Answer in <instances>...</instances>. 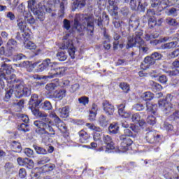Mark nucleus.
Returning <instances> with one entry per match:
<instances>
[{
	"label": "nucleus",
	"mask_w": 179,
	"mask_h": 179,
	"mask_svg": "<svg viewBox=\"0 0 179 179\" xmlns=\"http://www.w3.org/2000/svg\"><path fill=\"white\" fill-rule=\"evenodd\" d=\"M29 110H31L34 115H35V117H38V118H42V121L36 120L34 122V124L37 127L36 129V134L42 135V141L45 143V142L50 139V134H48L45 129H48L49 132H52L51 133V135H55L54 129L51 127V124H52V122H51V120L47 117V114L40 112V110L37 109L43 106V104H41V100H38V94H34L31 96L29 101Z\"/></svg>",
	"instance_id": "nucleus-1"
},
{
	"label": "nucleus",
	"mask_w": 179,
	"mask_h": 179,
	"mask_svg": "<svg viewBox=\"0 0 179 179\" xmlns=\"http://www.w3.org/2000/svg\"><path fill=\"white\" fill-rule=\"evenodd\" d=\"M59 0H44V5L42 3L37 4L36 0H29L28 9H30L36 19H38L41 22H44L45 19V12L51 13L52 12V8L55 6V4L59 3Z\"/></svg>",
	"instance_id": "nucleus-2"
},
{
	"label": "nucleus",
	"mask_w": 179,
	"mask_h": 179,
	"mask_svg": "<svg viewBox=\"0 0 179 179\" xmlns=\"http://www.w3.org/2000/svg\"><path fill=\"white\" fill-rule=\"evenodd\" d=\"M13 93L15 97L20 99V97L23 96H30V94H31V89L30 87L24 86L23 83H21L20 84H15L13 88H10L6 92L5 101H8V100L12 97V94H13Z\"/></svg>",
	"instance_id": "nucleus-3"
},
{
	"label": "nucleus",
	"mask_w": 179,
	"mask_h": 179,
	"mask_svg": "<svg viewBox=\"0 0 179 179\" xmlns=\"http://www.w3.org/2000/svg\"><path fill=\"white\" fill-rule=\"evenodd\" d=\"M143 35V31L138 30L135 32V34L132 36H129L127 48H132V47H139L141 51L143 52H147L148 48L146 47L145 41L142 39Z\"/></svg>",
	"instance_id": "nucleus-4"
},
{
	"label": "nucleus",
	"mask_w": 179,
	"mask_h": 179,
	"mask_svg": "<svg viewBox=\"0 0 179 179\" xmlns=\"http://www.w3.org/2000/svg\"><path fill=\"white\" fill-rule=\"evenodd\" d=\"M84 17V24L81 25L79 24V19ZM94 24V19L92 17H83V15H77L74 20V27L73 29H76L77 31H83L87 27L90 28V30L92 33L93 31V26Z\"/></svg>",
	"instance_id": "nucleus-5"
},
{
	"label": "nucleus",
	"mask_w": 179,
	"mask_h": 179,
	"mask_svg": "<svg viewBox=\"0 0 179 179\" xmlns=\"http://www.w3.org/2000/svg\"><path fill=\"white\" fill-rule=\"evenodd\" d=\"M65 73V68L58 67L57 65L53 66V69H50V72L48 76H44L40 78L38 75L34 76V79H52V78H57L58 76H62Z\"/></svg>",
	"instance_id": "nucleus-6"
},
{
	"label": "nucleus",
	"mask_w": 179,
	"mask_h": 179,
	"mask_svg": "<svg viewBox=\"0 0 179 179\" xmlns=\"http://www.w3.org/2000/svg\"><path fill=\"white\" fill-rule=\"evenodd\" d=\"M172 99L173 95L169 94L166 96V99H160L158 101L159 108H161L162 111H165V113L173 111V105L169 103V101H171Z\"/></svg>",
	"instance_id": "nucleus-7"
},
{
	"label": "nucleus",
	"mask_w": 179,
	"mask_h": 179,
	"mask_svg": "<svg viewBox=\"0 0 179 179\" xmlns=\"http://www.w3.org/2000/svg\"><path fill=\"white\" fill-rule=\"evenodd\" d=\"M60 48L62 50H68L71 58H72V59L75 58V47H73L72 41H69L68 39L64 38V43L60 46Z\"/></svg>",
	"instance_id": "nucleus-8"
},
{
	"label": "nucleus",
	"mask_w": 179,
	"mask_h": 179,
	"mask_svg": "<svg viewBox=\"0 0 179 179\" xmlns=\"http://www.w3.org/2000/svg\"><path fill=\"white\" fill-rule=\"evenodd\" d=\"M19 8H21V13L23 15L25 22H27L29 24H34L36 23V19L33 17L31 12L24 10V6L23 4L19 6Z\"/></svg>",
	"instance_id": "nucleus-9"
},
{
	"label": "nucleus",
	"mask_w": 179,
	"mask_h": 179,
	"mask_svg": "<svg viewBox=\"0 0 179 179\" xmlns=\"http://www.w3.org/2000/svg\"><path fill=\"white\" fill-rule=\"evenodd\" d=\"M121 148L122 149V152H127L128 150V148L132 145V140L128 136L124 135L120 136Z\"/></svg>",
	"instance_id": "nucleus-10"
},
{
	"label": "nucleus",
	"mask_w": 179,
	"mask_h": 179,
	"mask_svg": "<svg viewBox=\"0 0 179 179\" xmlns=\"http://www.w3.org/2000/svg\"><path fill=\"white\" fill-rule=\"evenodd\" d=\"M179 3V0H162L160 1L159 5V12H162L164 9H166L167 6H172V5H176V3Z\"/></svg>",
	"instance_id": "nucleus-11"
},
{
	"label": "nucleus",
	"mask_w": 179,
	"mask_h": 179,
	"mask_svg": "<svg viewBox=\"0 0 179 179\" xmlns=\"http://www.w3.org/2000/svg\"><path fill=\"white\" fill-rule=\"evenodd\" d=\"M50 117H52L55 119V122L56 124V127L61 131V132H66V126L65 125V123H64L59 117L57 116V115L52 113L50 115Z\"/></svg>",
	"instance_id": "nucleus-12"
},
{
	"label": "nucleus",
	"mask_w": 179,
	"mask_h": 179,
	"mask_svg": "<svg viewBox=\"0 0 179 179\" xmlns=\"http://www.w3.org/2000/svg\"><path fill=\"white\" fill-rule=\"evenodd\" d=\"M103 142L106 145V153H110V150H113L115 148L111 137L108 135L103 136Z\"/></svg>",
	"instance_id": "nucleus-13"
},
{
	"label": "nucleus",
	"mask_w": 179,
	"mask_h": 179,
	"mask_svg": "<svg viewBox=\"0 0 179 179\" xmlns=\"http://www.w3.org/2000/svg\"><path fill=\"white\" fill-rule=\"evenodd\" d=\"M103 107L106 115H113L114 114V106L109 103L108 101H103Z\"/></svg>",
	"instance_id": "nucleus-14"
},
{
	"label": "nucleus",
	"mask_w": 179,
	"mask_h": 179,
	"mask_svg": "<svg viewBox=\"0 0 179 179\" xmlns=\"http://www.w3.org/2000/svg\"><path fill=\"white\" fill-rule=\"evenodd\" d=\"M118 114L122 118H129L131 117V112H126L124 110L125 103L117 105Z\"/></svg>",
	"instance_id": "nucleus-15"
},
{
	"label": "nucleus",
	"mask_w": 179,
	"mask_h": 179,
	"mask_svg": "<svg viewBox=\"0 0 179 179\" xmlns=\"http://www.w3.org/2000/svg\"><path fill=\"white\" fill-rule=\"evenodd\" d=\"M3 79L7 80L8 83H13L16 81V76L12 74L9 76V78H8V76L5 74L2 69H0V80H3Z\"/></svg>",
	"instance_id": "nucleus-16"
},
{
	"label": "nucleus",
	"mask_w": 179,
	"mask_h": 179,
	"mask_svg": "<svg viewBox=\"0 0 179 179\" xmlns=\"http://www.w3.org/2000/svg\"><path fill=\"white\" fill-rule=\"evenodd\" d=\"M17 27L21 31H24L26 29H27V23H26V20H24V17H19L17 20Z\"/></svg>",
	"instance_id": "nucleus-17"
},
{
	"label": "nucleus",
	"mask_w": 179,
	"mask_h": 179,
	"mask_svg": "<svg viewBox=\"0 0 179 179\" xmlns=\"http://www.w3.org/2000/svg\"><path fill=\"white\" fill-rule=\"evenodd\" d=\"M80 136V142L81 143H86L87 142V139L90 138V135L87 134V132L85 131V130H81L79 132Z\"/></svg>",
	"instance_id": "nucleus-18"
},
{
	"label": "nucleus",
	"mask_w": 179,
	"mask_h": 179,
	"mask_svg": "<svg viewBox=\"0 0 179 179\" xmlns=\"http://www.w3.org/2000/svg\"><path fill=\"white\" fill-rule=\"evenodd\" d=\"M58 113L62 118H66L69 115V107L66 106L58 109Z\"/></svg>",
	"instance_id": "nucleus-19"
},
{
	"label": "nucleus",
	"mask_w": 179,
	"mask_h": 179,
	"mask_svg": "<svg viewBox=\"0 0 179 179\" xmlns=\"http://www.w3.org/2000/svg\"><path fill=\"white\" fill-rule=\"evenodd\" d=\"M108 131L110 134L115 135V134H118L120 131V126L117 123H112L108 127Z\"/></svg>",
	"instance_id": "nucleus-20"
},
{
	"label": "nucleus",
	"mask_w": 179,
	"mask_h": 179,
	"mask_svg": "<svg viewBox=\"0 0 179 179\" xmlns=\"http://www.w3.org/2000/svg\"><path fill=\"white\" fill-rule=\"evenodd\" d=\"M43 173V169L41 168H36L31 171V177L32 179L40 178V174Z\"/></svg>",
	"instance_id": "nucleus-21"
},
{
	"label": "nucleus",
	"mask_w": 179,
	"mask_h": 179,
	"mask_svg": "<svg viewBox=\"0 0 179 179\" xmlns=\"http://www.w3.org/2000/svg\"><path fill=\"white\" fill-rule=\"evenodd\" d=\"M129 24L130 27H133V29H136L139 26V20L138 18L131 17L129 20Z\"/></svg>",
	"instance_id": "nucleus-22"
},
{
	"label": "nucleus",
	"mask_w": 179,
	"mask_h": 179,
	"mask_svg": "<svg viewBox=\"0 0 179 179\" xmlns=\"http://www.w3.org/2000/svg\"><path fill=\"white\" fill-rule=\"evenodd\" d=\"M66 96V91H65L64 90L57 91L54 94V97H55V99H58V100H62L63 98L65 97Z\"/></svg>",
	"instance_id": "nucleus-23"
},
{
	"label": "nucleus",
	"mask_w": 179,
	"mask_h": 179,
	"mask_svg": "<svg viewBox=\"0 0 179 179\" xmlns=\"http://www.w3.org/2000/svg\"><path fill=\"white\" fill-rule=\"evenodd\" d=\"M11 148L17 153H20L22 152V145L17 141H13L11 144Z\"/></svg>",
	"instance_id": "nucleus-24"
},
{
	"label": "nucleus",
	"mask_w": 179,
	"mask_h": 179,
	"mask_svg": "<svg viewBox=\"0 0 179 179\" xmlns=\"http://www.w3.org/2000/svg\"><path fill=\"white\" fill-rule=\"evenodd\" d=\"M147 111H150L152 114H155L157 110V105L152 104L150 102L146 103Z\"/></svg>",
	"instance_id": "nucleus-25"
},
{
	"label": "nucleus",
	"mask_w": 179,
	"mask_h": 179,
	"mask_svg": "<svg viewBox=\"0 0 179 179\" xmlns=\"http://www.w3.org/2000/svg\"><path fill=\"white\" fill-rule=\"evenodd\" d=\"M154 97L155 95L150 92H144L141 95V99H143L145 101L152 100Z\"/></svg>",
	"instance_id": "nucleus-26"
},
{
	"label": "nucleus",
	"mask_w": 179,
	"mask_h": 179,
	"mask_svg": "<svg viewBox=\"0 0 179 179\" xmlns=\"http://www.w3.org/2000/svg\"><path fill=\"white\" fill-rule=\"evenodd\" d=\"M43 65H45V68H46V69H49V68H52V69L54 68V66H55V65H57V63L55 62H51V59H46L45 60L43 61Z\"/></svg>",
	"instance_id": "nucleus-27"
},
{
	"label": "nucleus",
	"mask_w": 179,
	"mask_h": 179,
	"mask_svg": "<svg viewBox=\"0 0 179 179\" xmlns=\"http://www.w3.org/2000/svg\"><path fill=\"white\" fill-rule=\"evenodd\" d=\"M157 37H159V34L157 33L150 35L148 32H145L144 38L146 41H151V40H153V38H157Z\"/></svg>",
	"instance_id": "nucleus-28"
},
{
	"label": "nucleus",
	"mask_w": 179,
	"mask_h": 179,
	"mask_svg": "<svg viewBox=\"0 0 179 179\" xmlns=\"http://www.w3.org/2000/svg\"><path fill=\"white\" fill-rule=\"evenodd\" d=\"M1 68L3 69V71H6V73L7 75H9V73H12L15 70L12 69V66L7 64H3L1 65Z\"/></svg>",
	"instance_id": "nucleus-29"
},
{
	"label": "nucleus",
	"mask_w": 179,
	"mask_h": 179,
	"mask_svg": "<svg viewBox=\"0 0 179 179\" xmlns=\"http://www.w3.org/2000/svg\"><path fill=\"white\" fill-rule=\"evenodd\" d=\"M24 44L25 48H27V50H36V48H37L36 43L31 41H28V42L25 41Z\"/></svg>",
	"instance_id": "nucleus-30"
},
{
	"label": "nucleus",
	"mask_w": 179,
	"mask_h": 179,
	"mask_svg": "<svg viewBox=\"0 0 179 179\" xmlns=\"http://www.w3.org/2000/svg\"><path fill=\"white\" fill-rule=\"evenodd\" d=\"M34 149L38 155H47V150L41 147L34 145Z\"/></svg>",
	"instance_id": "nucleus-31"
},
{
	"label": "nucleus",
	"mask_w": 179,
	"mask_h": 179,
	"mask_svg": "<svg viewBox=\"0 0 179 179\" xmlns=\"http://www.w3.org/2000/svg\"><path fill=\"white\" fill-rule=\"evenodd\" d=\"M168 16H178V10L177 8H170L168 12L166 13Z\"/></svg>",
	"instance_id": "nucleus-32"
},
{
	"label": "nucleus",
	"mask_w": 179,
	"mask_h": 179,
	"mask_svg": "<svg viewBox=\"0 0 179 179\" xmlns=\"http://www.w3.org/2000/svg\"><path fill=\"white\" fill-rule=\"evenodd\" d=\"M57 59H59V61H65L66 59V58H68V55H66V53H65V52H64V51L59 52L57 54Z\"/></svg>",
	"instance_id": "nucleus-33"
},
{
	"label": "nucleus",
	"mask_w": 179,
	"mask_h": 179,
	"mask_svg": "<svg viewBox=\"0 0 179 179\" xmlns=\"http://www.w3.org/2000/svg\"><path fill=\"white\" fill-rule=\"evenodd\" d=\"M24 166L29 169V170H31L34 168V162H33V159L27 158V162H25Z\"/></svg>",
	"instance_id": "nucleus-34"
},
{
	"label": "nucleus",
	"mask_w": 179,
	"mask_h": 179,
	"mask_svg": "<svg viewBox=\"0 0 179 179\" xmlns=\"http://www.w3.org/2000/svg\"><path fill=\"white\" fill-rule=\"evenodd\" d=\"M145 63L147 64L149 66L150 65H155L156 62L152 56H148L144 59Z\"/></svg>",
	"instance_id": "nucleus-35"
},
{
	"label": "nucleus",
	"mask_w": 179,
	"mask_h": 179,
	"mask_svg": "<svg viewBox=\"0 0 179 179\" xmlns=\"http://www.w3.org/2000/svg\"><path fill=\"white\" fill-rule=\"evenodd\" d=\"M177 44H178V43H177V41L167 43L164 44V48H166L168 50H170L171 48H176V47H177Z\"/></svg>",
	"instance_id": "nucleus-36"
},
{
	"label": "nucleus",
	"mask_w": 179,
	"mask_h": 179,
	"mask_svg": "<svg viewBox=\"0 0 179 179\" xmlns=\"http://www.w3.org/2000/svg\"><path fill=\"white\" fill-rule=\"evenodd\" d=\"M148 4L145 3V0H140L138 1V9L140 10V12H145V6H146Z\"/></svg>",
	"instance_id": "nucleus-37"
},
{
	"label": "nucleus",
	"mask_w": 179,
	"mask_h": 179,
	"mask_svg": "<svg viewBox=\"0 0 179 179\" xmlns=\"http://www.w3.org/2000/svg\"><path fill=\"white\" fill-rule=\"evenodd\" d=\"M99 122L101 127H106L108 121H107L104 115H101L99 119Z\"/></svg>",
	"instance_id": "nucleus-38"
},
{
	"label": "nucleus",
	"mask_w": 179,
	"mask_h": 179,
	"mask_svg": "<svg viewBox=\"0 0 179 179\" xmlns=\"http://www.w3.org/2000/svg\"><path fill=\"white\" fill-rule=\"evenodd\" d=\"M86 127H87L90 129H92V131H96V132H101V129H100V127H96L93 124L87 123Z\"/></svg>",
	"instance_id": "nucleus-39"
},
{
	"label": "nucleus",
	"mask_w": 179,
	"mask_h": 179,
	"mask_svg": "<svg viewBox=\"0 0 179 179\" xmlns=\"http://www.w3.org/2000/svg\"><path fill=\"white\" fill-rule=\"evenodd\" d=\"M27 162V158L18 157L17 159V163L18 166H21L22 167L26 166Z\"/></svg>",
	"instance_id": "nucleus-40"
},
{
	"label": "nucleus",
	"mask_w": 179,
	"mask_h": 179,
	"mask_svg": "<svg viewBox=\"0 0 179 179\" xmlns=\"http://www.w3.org/2000/svg\"><path fill=\"white\" fill-rule=\"evenodd\" d=\"M150 83L152 85L153 90H162V85H160V84L155 83V81H150Z\"/></svg>",
	"instance_id": "nucleus-41"
},
{
	"label": "nucleus",
	"mask_w": 179,
	"mask_h": 179,
	"mask_svg": "<svg viewBox=\"0 0 179 179\" xmlns=\"http://www.w3.org/2000/svg\"><path fill=\"white\" fill-rule=\"evenodd\" d=\"M86 5V0H76V8H84Z\"/></svg>",
	"instance_id": "nucleus-42"
},
{
	"label": "nucleus",
	"mask_w": 179,
	"mask_h": 179,
	"mask_svg": "<svg viewBox=\"0 0 179 179\" xmlns=\"http://www.w3.org/2000/svg\"><path fill=\"white\" fill-rule=\"evenodd\" d=\"M78 101L80 104H83V106H86V104H89V98L87 96H81L78 99Z\"/></svg>",
	"instance_id": "nucleus-43"
},
{
	"label": "nucleus",
	"mask_w": 179,
	"mask_h": 179,
	"mask_svg": "<svg viewBox=\"0 0 179 179\" xmlns=\"http://www.w3.org/2000/svg\"><path fill=\"white\" fill-rule=\"evenodd\" d=\"M42 108L43 110H52V105H51V102L48 101H45L42 105Z\"/></svg>",
	"instance_id": "nucleus-44"
},
{
	"label": "nucleus",
	"mask_w": 179,
	"mask_h": 179,
	"mask_svg": "<svg viewBox=\"0 0 179 179\" xmlns=\"http://www.w3.org/2000/svg\"><path fill=\"white\" fill-rule=\"evenodd\" d=\"M120 87L124 92V93H128V92H129V85L125 83H120Z\"/></svg>",
	"instance_id": "nucleus-45"
},
{
	"label": "nucleus",
	"mask_w": 179,
	"mask_h": 179,
	"mask_svg": "<svg viewBox=\"0 0 179 179\" xmlns=\"http://www.w3.org/2000/svg\"><path fill=\"white\" fill-rule=\"evenodd\" d=\"M55 87H57V85L52 83H49L45 86V89L48 92H53V90H55Z\"/></svg>",
	"instance_id": "nucleus-46"
},
{
	"label": "nucleus",
	"mask_w": 179,
	"mask_h": 179,
	"mask_svg": "<svg viewBox=\"0 0 179 179\" xmlns=\"http://www.w3.org/2000/svg\"><path fill=\"white\" fill-rule=\"evenodd\" d=\"M142 119L141 117V115L139 113H134L131 116V120L133 122H138V121H141Z\"/></svg>",
	"instance_id": "nucleus-47"
},
{
	"label": "nucleus",
	"mask_w": 179,
	"mask_h": 179,
	"mask_svg": "<svg viewBox=\"0 0 179 179\" xmlns=\"http://www.w3.org/2000/svg\"><path fill=\"white\" fill-rule=\"evenodd\" d=\"M152 59L156 62V61H159V59H162V54L156 52L151 55Z\"/></svg>",
	"instance_id": "nucleus-48"
},
{
	"label": "nucleus",
	"mask_w": 179,
	"mask_h": 179,
	"mask_svg": "<svg viewBox=\"0 0 179 179\" xmlns=\"http://www.w3.org/2000/svg\"><path fill=\"white\" fill-rule=\"evenodd\" d=\"M166 23L169 26H177V21L174 18H166Z\"/></svg>",
	"instance_id": "nucleus-49"
},
{
	"label": "nucleus",
	"mask_w": 179,
	"mask_h": 179,
	"mask_svg": "<svg viewBox=\"0 0 179 179\" xmlns=\"http://www.w3.org/2000/svg\"><path fill=\"white\" fill-rule=\"evenodd\" d=\"M147 122L150 124V125H155V124H156V117L153 115L148 116L147 118Z\"/></svg>",
	"instance_id": "nucleus-50"
},
{
	"label": "nucleus",
	"mask_w": 179,
	"mask_h": 179,
	"mask_svg": "<svg viewBox=\"0 0 179 179\" xmlns=\"http://www.w3.org/2000/svg\"><path fill=\"white\" fill-rule=\"evenodd\" d=\"M133 108L136 111H142V110L145 109V106H143V104L136 103L133 106Z\"/></svg>",
	"instance_id": "nucleus-51"
},
{
	"label": "nucleus",
	"mask_w": 179,
	"mask_h": 179,
	"mask_svg": "<svg viewBox=\"0 0 179 179\" xmlns=\"http://www.w3.org/2000/svg\"><path fill=\"white\" fill-rule=\"evenodd\" d=\"M27 176V173L26 172V169L24 168H21L19 171V177L21 178H26Z\"/></svg>",
	"instance_id": "nucleus-52"
},
{
	"label": "nucleus",
	"mask_w": 179,
	"mask_h": 179,
	"mask_svg": "<svg viewBox=\"0 0 179 179\" xmlns=\"http://www.w3.org/2000/svg\"><path fill=\"white\" fill-rule=\"evenodd\" d=\"M148 24L150 27H155V26H157V21H156L155 18H149Z\"/></svg>",
	"instance_id": "nucleus-53"
},
{
	"label": "nucleus",
	"mask_w": 179,
	"mask_h": 179,
	"mask_svg": "<svg viewBox=\"0 0 179 179\" xmlns=\"http://www.w3.org/2000/svg\"><path fill=\"white\" fill-rule=\"evenodd\" d=\"M155 15H156V12H155V10H148L147 16H148V19L155 18L154 17Z\"/></svg>",
	"instance_id": "nucleus-54"
},
{
	"label": "nucleus",
	"mask_w": 179,
	"mask_h": 179,
	"mask_svg": "<svg viewBox=\"0 0 179 179\" xmlns=\"http://www.w3.org/2000/svg\"><path fill=\"white\" fill-rule=\"evenodd\" d=\"M36 66H38L37 68V70H36V72H43V71H45V69H47L45 68V66L44 65V63L42 62L41 64H38Z\"/></svg>",
	"instance_id": "nucleus-55"
},
{
	"label": "nucleus",
	"mask_w": 179,
	"mask_h": 179,
	"mask_svg": "<svg viewBox=\"0 0 179 179\" xmlns=\"http://www.w3.org/2000/svg\"><path fill=\"white\" fill-rule=\"evenodd\" d=\"M50 162L48 157H43L40 161L38 162V164H45Z\"/></svg>",
	"instance_id": "nucleus-56"
},
{
	"label": "nucleus",
	"mask_w": 179,
	"mask_h": 179,
	"mask_svg": "<svg viewBox=\"0 0 179 179\" xmlns=\"http://www.w3.org/2000/svg\"><path fill=\"white\" fill-rule=\"evenodd\" d=\"M39 62H35L34 64H29L27 69V71L29 72H31V71H33V69H34V68H36V66H37L38 65Z\"/></svg>",
	"instance_id": "nucleus-57"
},
{
	"label": "nucleus",
	"mask_w": 179,
	"mask_h": 179,
	"mask_svg": "<svg viewBox=\"0 0 179 179\" xmlns=\"http://www.w3.org/2000/svg\"><path fill=\"white\" fill-rule=\"evenodd\" d=\"M18 129L19 131H22L23 132H29V129H27V124H21Z\"/></svg>",
	"instance_id": "nucleus-58"
},
{
	"label": "nucleus",
	"mask_w": 179,
	"mask_h": 179,
	"mask_svg": "<svg viewBox=\"0 0 179 179\" xmlns=\"http://www.w3.org/2000/svg\"><path fill=\"white\" fill-rule=\"evenodd\" d=\"M179 55V49H177L169 54V58H176Z\"/></svg>",
	"instance_id": "nucleus-59"
},
{
	"label": "nucleus",
	"mask_w": 179,
	"mask_h": 179,
	"mask_svg": "<svg viewBox=\"0 0 179 179\" xmlns=\"http://www.w3.org/2000/svg\"><path fill=\"white\" fill-rule=\"evenodd\" d=\"M79 84H74L71 86L70 89V92L71 93H75V92H77V90H79Z\"/></svg>",
	"instance_id": "nucleus-60"
},
{
	"label": "nucleus",
	"mask_w": 179,
	"mask_h": 179,
	"mask_svg": "<svg viewBox=\"0 0 179 179\" xmlns=\"http://www.w3.org/2000/svg\"><path fill=\"white\" fill-rule=\"evenodd\" d=\"M101 139V134L99 133L98 131L94 133V141L95 142H97Z\"/></svg>",
	"instance_id": "nucleus-61"
},
{
	"label": "nucleus",
	"mask_w": 179,
	"mask_h": 179,
	"mask_svg": "<svg viewBox=\"0 0 179 179\" xmlns=\"http://www.w3.org/2000/svg\"><path fill=\"white\" fill-rule=\"evenodd\" d=\"M4 168H5L6 171H10V170H12V169H13V164L10 163V162L6 163Z\"/></svg>",
	"instance_id": "nucleus-62"
},
{
	"label": "nucleus",
	"mask_w": 179,
	"mask_h": 179,
	"mask_svg": "<svg viewBox=\"0 0 179 179\" xmlns=\"http://www.w3.org/2000/svg\"><path fill=\"white\" fill-rule=\"evenodd\" d=\"M96 115H97V113L90 111V116H89L90 121H94L96 120Z\"/></svg>",
	"instance_id": "nucleus-63"
},
{
	"label": "nucleus",
	"mask_w": 179,
	"mask_h": 179,
	"mask_svg": "<svg viewBox=\"0 0 179 179\" xmlns=\"http://www.w3.org/2000/svg\"><path fill=\"white\" fill-rule=\"evenodd\" d=\"M7 44H8V48H13V46L16 45V41L13 39H10L8 41Z\"/></svg>",
	"instance_id": "nucleus-64"
}]
</instances>
